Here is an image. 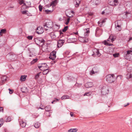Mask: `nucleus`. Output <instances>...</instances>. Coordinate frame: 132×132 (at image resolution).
Instances as JSON below:
<instances>
[{"label":"nucleus","mask_w":132,"mask_h":132,"mask_svg":"<svg viewBox=\"0 0 132 132\" xmlns=\"http://www.w3.org/2000/svg\"><path fill=\"white\" fill-rule=\"evenodd\" d=\"M113 74L108 75L106 76V81L108 82L111 83L114 82L115 78Z\"/></svg>","instance_id":"nucleus-1"},{"label":"nucleus","mask_w":132,"mask_h":132,"mask_svg":"<svg viewBox=\"0 0 132 132\" xmlns=\"http://www.w3.org/2000/svg\"><path fill=\"white\" fill-rule=\"evenodd\" d=\"M109 91V88L107 86H103L101 89V93L104 95L108 94Z\"/></svg>","instance_id":"nucleus-2"},{"label":"nucleus","mask_w":132,"mask_h":132,"mask_svg":"<svg viewBox=\"0 0 132 132\" xmlns=\"http://www.w3.org/2000/svg\"><path fill=\"white\" fill-rule=\"evenodd\" d=\"M43 26L44 28H51L53 27L52 23L50 21L48 20L47 22L44 23Z\"/></svg>","instance_id":"nucleus-3"},{"label":"nucleus","mask_w":132,"mask_h":132,"mask_svg":"<svg viewBox=\"0 0 132 132\" xmlns=\"http://www.w3.org/2000/svg\"><path fill=\"white\" fill-rule=\"evenodd\" d=\"M37 65L38 68L41 70H44V69L47 68L48 66L46 63H39Z\"/></svg>","instance_id":"nucleus-4"},{"label":"nucleus","mask_w":132,"mask_h":132,"mask_svg":"<svg viewBox=\"0 0 132 132\" xmlns=\"http://www.w3.org/2000/svg\"><path fill=\"white\" fill-rule=\"evenodd\" d=\"M102 31L99 28L97 27L95 30V36L97 37L100 36L102 33Z\"/></svg>","instance_id":"nucleus-5"},{"label":"nucleus","mask_w":132,"mask_h":132,"mask_svg":"<svg viewBox=\"0 0 132 132\" xmlns=\"http://www.w3.org/2000/svg\"><path fill=\"white\" fill-rule=\"evenodd\" d=\"M34 41L36 43L37 45H38V44H40V43H44L45 42V40L41 38H35Z\"/></svg>","instance_id":"nucleus-6"},{"label":"nucleus","mask_w":132,"mask_h":132,"mask_svg":"<svg viewBox=\"0 0 132 132\" xmlns=\"http://www.w3.org/2000/svg\"><path fill=\"white\" fill-rule=\"evenodd\" d=\"M44 31L43 28L40 27H37L36 30V33L39 35L42 34Z\"/></svg>","instance_id":"nucleus-7"},{"label":"nucleus","mask_w":132,"mask_h":132,"mask_svg":"<svg viewBox=\"0 0 132 132\" xmlns=\"http://www.w3.org/2000/svg\"><path fill=\"white\" fill-rule=\"evenodd\" d=\"M79 40L81 42L86 43L88 41V38L84 37H80L79 38Z\"/></svg>","instance_id":"nucleus-8"},{"label":"nucleus","mask_w":132,"mask_h":132,"mask_svg":"<svg viewBox=\"0 0 132 132\" xmlns=\"http://www.w3.org/2000/svg\"><path fill=\"white\" fill-rule=\"evenodd\" d=\"M90 2L93 5H96L100 4L101 1L98 0H91Z\"/></svg>","instance_id":"nucleus-9"},{"label":"nucleus","mask_w":132,"mask_h":132,"mask_svg":"<svg viewBox=\"0 0 132 132\" xmlns=\"http://www.w3.org/2000/svg\"><path fill=\"white\" fill-rule=\"evenodd\" d=\"M64 43V40H59L57 42V47L59 48L61 47L63 45Z\"/></svg>","instance_id":"nucleus-10"},{"label":"nucleus","mask_w":132,"mask_h":132,"mask_svg":"<svg viewBox=\"0 0 132 132\" xmlns=\"http://www.w3.org/2000/svg\"><path fill=\"white\" fill-rule=\"evenodd\" d=\"M93 86V83L92 82H87L85 84V86L86 88L92 87Z\"/></svg>","instance_id":"nucleus-11"},{"label":"nucleus","mask_w":132,"mask_h":132,"mask_svg":"<svg viewBox=\"0 0 132 132\" xmlns=\"http://www.w3.org/2000/svg\"><path fill=\"white\" fill-rule=\"evenodd\" d=\"M124 57L125 59L128 60H131L132 59V56L131 55L128 54L127 55V53H124Z\"/></svg>","instance_id":"nucleus-12"},{"label":"nucleus","mask_w":132,"mask_h":132,"mask_svg":"<svg viewBox=\"0 0 132 132\" xmlns=\"http://www.w3.org/2000/svg\"><path fill=\"white\" fill-rule=\"evenodd\" d=\"M7 77L5 76H2L1 78V85H2L4 84L7 80Z\"/></svg>","instance_id":"nucleus-13"},{"label":"nucleus","mask_w":132,"mask_h":132,"mask_svg":"<svg viewBox=\"0 0 132 132\" xmlns=\"http://www.w3.org/2000/svg\"><path fill=\"white\" fill-rule=\"evenodd\" d=\"M94 54L95 55H99L100 56L101 54L100 53L99 50L98 49L95 48L93 49V51Z\"/></svg>","instance_id":"nucleus-14"},{"label":"nucleus","mask_w":132,"mask_h":132,"mask_svg":"<svg viewBox=\"0 0 132 132\" xmlns=\"http://www.w3.org/2000/svg\"><path fill=\"white\" fill-rule=\"evenodd\" d=\"M92 70L95 72V73H98L99 71L98 68L96 67H94L93 68Z\"/></svg>","instance_id":"nucleus-15"},{"label":"nucleus","mask_w":132,"mask_h":132,"mask_svg":"<svg viewBox=\"0 0 132 132\" xmlns=\"http://www.w3.org/2000/svg\"><path fill=\"white\" fill-rule=\"evenodd\" d=\"M21 11L22 14H25V5H23L21 8Z\"/></svg>","instance_id":"nucleus-16"},{"label":"nucleus","mask_w":132,"mask_h":132,"mask_svg":"<svg viewBox=\"0 0 132 132\" xmlns=\"http://www.w3.org/2000/svg\"><path fill=\"white\" fill-rule=\"evenodd\" d=\"M78 131L77 128H71L68 130V132H76Z\"/></svg>","instance_id":"nucleus-17"},{"label":"nucleus","mask_w":132,"mask_h":132,"mask_svg":"<svg viewBox=\"0 0 132 132\" xmlns=\"http://www.w3.org/2000/svg\"><path fill=\"white\" fill-rule=\"evenodd\" d=\"M43 70V73L44 75H47L49 72L48 69H44V70Z\"/></svg>","instance_id":"nucleus-18"},{"label":"nucleus","mask_w":132,"mask_h":132,"mask_svg":"<svg viewBox=\"0 0 132 132\" xmlns=\"http://www.w3.org/2000/svg\"><path fill=\"white\" fill-rule=\"evenodd\" d=\"M56 51H54L52 52L50 54V55L53 56L55 57H56Z\"/></svg>","instance_id":"nucleus-19"},{"label":"nucleus","mask_w":132,"mask_h":132,"mask_svg":"<svg viewBox=\"0 0 132 132\" xmlns=\"http://www.w3.org/2000/svg\"><path fill=\"white\" fill-rule=\"evenodd\" d=\"M28 51V53L29 54V56H32L33 55H34V54H33V52H31L30 51L31 50L30 48H27Z\"/></svg>","instance_id":"nucleus-20"},{"label":"nucleus","mask_w":132,"mask_h":132,"mask_svg":"<svg viewBox=\"0 0 132 132\" xmlns=\"http://www.w3.org/2000/svg\"><path fill=\"white\" fill-rule=\"evenodd\" d=\"M38 60V59L37 58L33 59L32 61L30 62V64L32 65L34 64V63L37 62Z\"/></svg>","instance_id":"nucleus-21"},{"label":"nucleus","mask_w":132,"mask_h":132,"mask_svg":"<svg viewBox=\"0 0 132 132\" xmlns=\"http://www.w3.org/2000/svg\"><path fill=\"white\" fill-rule=\"evenodd\" d=\"M40 124L38 122H37L34 125L35 127L36 128H38L40 126Z\"/></svg>","instance_id":"nucleus-22"},{"label":"nucleus","mask_w":132,"mask_h":132,"mask_svg":"<svg viewBox=\"0 0 132 132\" xmlns=\"http://www.w3.org/2000/svg\"><path fill=\"white\" fill-rule=\"evenodd\" d=\"M69 96L68 95H64L61 97L62 100L65 99L69 98Z\"/></svg>","instance_id":"nucleus-23"},{"label":"nucleus","mask_w":132,"mask_h":132,"mask_svg":"<svg viewBox=\"0 0 132 132\" xmlns=\"http://www.w3.org/2000/svg\"><path fill=\"white\" fill-rule=\"evenodd\" d=\"M19 123L20 126L23 128L25 127V124L24 122L21 121H19Z\"/></svg>","instance_id":"nucleus-24"},{"label":"nucleus","mask_w":132,"mask_h":132,"mask_svg":"<svg viewBox=\"0 0 132 132\" xmlns=\"http://www.w3.org/2000/svg\"><path fill=\"white\" fill-rule=\"evenodd\" d=\"M6 30L5 29H2L1 30L0 34L1 35H2V34H5L6 32Z\"/></svg>","instance_id":"nucleus-25"},{"label":"nucleus","mask_w":132,"mask_h":132,"mask_svg":"<svg viewBox=\"0 0 132 132\" xmlns=\"http://www.w3.org/2000/svg\"><path fill=\"white\" fill-rule=\"evenodd\" d=\"M53 11V9L52 10H49L48 9L45 10V11L46 14H49L51 13Z\"/></svg>","instance_id":"nucleus-26"},{"label":"nucleus","mask_w":132,"mask_h":132,"mask_svg":"<svg viewBox=\"0 0 132 132\" xmlns=\"http://www.w3.org/2000/svg\"><path fill=\"white\" fill-rule=\"evenodd\" d=\"M51 106H47L45 107V110L47 111H49L51 109Z\"/></svg>","instance_id":"nucleus-27"},{"label":"nucleus","mask_w":132,"mask_h":132,"mask_svg":"<svg viewBox=\"0 0 132 132\" xmlns=\"http://www.w3.org/2000/svg\"><path fill=\"white\" fill-rule=\"evenodd\" d=\"M125 53H127V55L128 54L130 55H131L132 56V51L131 50H128L127 51V52H125Z\"/></svg>","instance_id":"nucleus-28"},{"label":"nucleus","mask_w":132,"mask_h":132,"mask_svg":"<svg viewBox=\"0 0 132 132\" xmlns=\"http://www.w3.org/2000/svg\"><path fill=\"white\" fill-rule=\"evenodd\" d=\"M20 80L21 81H25V75L23 76H21Z\"/></svg>","instance_id":"nucleus-29"},{"label":"nucleus","mask_w":132,"mask_h":132,"mask_svg":"<svg viewBox=\"0 0 132 132\" xmlns=\"http://www.w3.org/2000/svg\"><path fill=\"white\" fill-rule=\"evenodd\" d=\"M4 122V121L3 119H0V127L3 125Z\"/></svg>","instance_id":"nucleus-30"},{"label":"nucleus","mask_w":132,"mask_h":132,"mask_svg":"<svg viewBox=\"0 0 132 132\" xmlns=\"http://www.w3.org/2000/svg\"><path fill=\"white\" fill-rule=\"evenodd\" d=\"M19 3L20 5H22L23 4V5H25L24 0H20Z\"/></svg>","instance_id":"nucleus-31"},{"label":"nucleus","mask_w":132,"mask_h":132,"mask_svg":"<svg viewBox=\"0 0 132 132\" xmlns=\"http://www.w3.org/2000/svg\"><path fill=\"white\" fill-rule=\"evenodd\" d=\"M41 73L39 72L35 76V79L37 80L38 78L39 77V76L40 75V74Z\"/></svg>","instance_id":"nucleus-32"},{"label":"nucleus","mask_w":132,"mask_h":132,"mask_svg":"<svg viewBox=\"0 0 132 132\" xmlns=\"http://www.w3.org/2000/svg\"><path fill=\"white\" fill-rule=\"evenodd\" d=\"M113 3H114V6H116L119 3V2L117 0H114L113 1Z\"/></svg>","instance_id":"nucleus-33"},{"label":"nucleus","mask_w":132,"mask_h":132,"mask_svg":"<svg viewBox=\"0 0 132 132\" xmlns=\"http://www.w3.org/2000/svg\"><path fill=\"white\" fill-rule=\"evenodd\" d=\"M68 28V26H66L62 30V32H65L67 30Z\"/></svg>","instance_id":"nucleus-34"},{"label":"nucleus","mask_w":132,"mask_h":132,"mask_svg":"<svg viewBox=\"0 0 132 132\" xmlns=\"http://www.w3.org/2000/svg\"><path fill=\"white\" fill-rule=\"evenodd\" d=\"M115 26L116 28L117 27L119 28V29H118L119 31H120L121 30V26H120V25L118 24V23H117V24H115Z\"/></svg>","instance_id":"nucleus-35"},{"label":"nucleus","mask_w":132,"mask_h":132,"mask_svg":"<svg viewBox=\"0 0 132 132\" xmlns=\"http://www.w3.org/2000/svg\"><path fill=\"white\" fill-rule=\"evenodd\" d=\"M109 5L111 6H114V3H113V1L112 0V1H110L109 2Z\"/></svg>","instance_id":"nucleus-36"},{"label":"nucleus","mask_w":132,"mask_h":132,"mask_svg":"<svg viewBox=\"0 0 132 132\" xmlns=\"http://www.w3.org/2000/svg\"><path fill=\"white\" fill-rule=\"evenodd\" d=\"M27 39L29 40H31L33 38V36L32 35L26 37Z\"/></svg>","instance_id":"nucleus-37"},{"label":"nucleus","mask_w":132,"mask_h":132,"mask_svg":"<svg viewBox=\"0 0 132 132\" xmlns=\"http://www.w3.org/2000/svg\"><path fill=\"white\" fill-rule=\"evenodd\" d=\"M119 53H116L113 54V56L114 57H117L119 56Z\"/></svg>","instance_id":"nucleus-38"},{"label":"nucleus","mask_w":132,"mask_h":132,"mask_svg":"<svg viewBox=\"0 0 132 132\" xmlns=\"http://www.w3.org/2000/svg\"><path fill=\"white\" fill-rule=\"evenodd\" d=\"M91 95V94L89 92H87L85 93V94L84 95V96H90Z\"/></svg>","instance_id":"nucleus-39"},{"label":"nucleus","mask_w":132,"mask_h":132,"mask_svg":"<svg viewBox=\"0 0 132 132\" xmlns=\"http://www.w3.org/2000/svg\"><path fill=\"white\" fill-rule=\"evenodd\" d=\"M21 90L23 93H25V87H23L21 88Z\"/></svg>","instance_id":"nucleus-40"},{"label":"nucleus","mask_w":132,"mask_h":132,"mask_svg":"<svg viewBox=\"0 0 132 132\" xmlns=\"http://www.w3.org/2000/svg\"><path fill=\"white\" fill-rule=\"evenodd\" d=\"M95 73V72L92 69L90 71V74L91 75L94 74Z\"/></svg>","instance_id":"nucleus-41"},{"label":"nucleus","mask_w":132,"mask_h":132,"mask_svg":"<svg viewBox=\"0 0 132 132\" xmlns=\"http://www.w3.org/2000/svg\"><path fill=\"white\" fill-rule=\"evenodd\" d=\"M49 58H50V59H51L52 60H55L56 58L55 57H53V56H52L50 55L49 57Z\"/></svg>","instance_id":"nucleus-42"},{"label":"nucleus","mask_w":132,"mask_h":132,"mask_svg":"<svg viewBox=\"0 0 132 132\" xmlns=\"http://www.w3.org/2000/svg\"><path fill=\"white\" fill-rule=\"evenodd\" d=\"M70 20V18H69L67 19L66 22L65 23V24L66 25H68L69 22Z\"/></svg>","instance_id":"nucleus-43"},{"label":"nucleus","mask_w":132,"mask_h":132,"mask_svg":"<svg viewBox=\"0 0 132 132\" xmlns=\"http://www.w3.org/2000/svg\"><path fill=\"white\" fill-rule=\"evenodd\" d=\"M42 6L40 5H39V11H42Z\"/></svg>","instance_id":"nucleus-44"},{"label":"nucleus","mask_w":132,"mask_h":132,"mask_svg":"<svg viewBox=\"0 0 132 132\" xmlns=\"http://www.w3.org/2000/svg\"><path fill=\"white\" fill-rule=\"evenodd\" d=\"M11 120V118L10 117H7V118L6 119V122H9V121H10Z\"/></svg>","instance_id":"nucleus-45"},{"label":"nucleus","mask_w":132,"mask_h":132,"mask_svg":"<svg viewBox=\"0 0 132 132\" xmlns=\"http://www.w3.org/2000/svg\"><path fill=\"white\" fill-rule=\"evenodd\" d=\"M25 15H27L28 16H30V14L27 11L25 10Z\"/></svg>","instance_id":"nucleus-46"},{"label":"nucleus","mask_w":132,"mask_h":132,"mask_svg":"<svg viewBox=\"0 0 132 132\" xmlns=\"http://www.w3.org/2000/svg\"><path fill=\"white\" fill-rule=\"evenodd\" d=\"M51 36L52 38H54L56 37V36L54 34H51Z\"/></svg>","instance_id":"nucleus-47"},{"label":"nucleus","mask_w":132,"mask_h":132,"mask_svg":"<svg viewBox=\"0 0 132 132\" xmlns=\"http://www.w3.org/2000/svg\"><path fill=\"white\" fill-rule=\"evenodd\" d=\"M9 93L10 94H12L13 92V90H11L9 88Z\"/></svg>","instance_id":"nucleus-48"},{"label":"nucleus","mask_w":132,"mask_h":132,"mask_svg":"<svg viewBox=\"0 0 132 132\" xmlns=\"http://www.w3.org/2000/svg\"><path fill=\"white\" fill-rule=\"evenodd\" d=\"M56 1L55 0L54 1H52L51 4V6L54 5V4L55 2H56Z\"/></svg>","instance_id":"nucleus-49"},{"label":"nucleus","mask_w":132,"mask_h":132,"mask_svg":"<svg viewBox=\"0 0 132 132\" xmlns=\"http://www.w3.org/2000/svg\"><path fill=\"white\" fill-rule=\"evenodd\" d=\"M80 3H76V4H75V6L76 7H78L79 6V4Z\"/></svg>","instance_id":"nucleus-50"},{"label":"nucleus","mask_w":132,"mask_h":132,"mask_svg":"<svg viewBox=\"0 0 132 132\" xmlns=\"http://www.w3.org/2000/svg\"><path fill=\"white\" fill-rule=\"evenodd\" d=\"M108 43L105 40L103 42L104 44L105 45H108Z\"/></svg>","instance_id":"nucleus-51"},{"label":"nucleus","mask_w":132,"mask_h":132,"mask_svg":"<svg viewBox=\"0 0 132 132\" xmlns=\"http://www.w3.org/2000/svg\"><path fill=\"white\" fill-rule=\"evenodd\" d=\"M45 107L44 106H42L41 107H39V109L42 110L45 109Z\"/></svg>","instance_id":"nucleus-52"},{"label":"nucleus","mask_w":132,"mask_h":132,"mask_svg":"<svg viewBox=\"0 0 132 132\" xmlns=\"http://www.w3.org/2000/svg\"><path fill=\"white\" fill-rule=\"evenodd\" d=\"M84 36H85V37H86V38H88L87 37L88 36V34L87 33H85V34H84Z\"/></svg>","instance_id":"nucleus-53"},{"label":"nucleus","mask_w":132,"mask_h":132,"mask_svg":"<svg viewBox=\"0 0 132 132\" xmlns=\"http://www.w3.org/2000/svg\"><path fill=\"white\" fill-rule=\"evenodd\" d=\"M111 41L112 42V43L114 40V38L113 37H111Z\"/></svg>","instance_id":"nucleus-54"},{"label":"nucleus","mask_w":132,"mask_h":132,"mask_svg":"<svg viewBox=\"0 0 132 132\" xmlns=\"http://www.w3.org/2000/svg\"><path fill=\"white\" fill-rule=\"evenodd\" d=\"M3 108L2 107H0V112H3Z\"/></svg>","instance_id":"nucleus-55"},{"label":"nucleus","mask_w":132,"mask_h":132,"mask_svg":"<svg viewBox=\"0 0 132 132\" xmlns=\"http://www.w3.org/2000/svg\"><path fill=\"white\" fill-rule=\"evenodd\" d=\"M81 0H76V3H80L81 2Z\"/></svg>","instance_id":"nucleus-56"},{"label":"nucleus","mask_w":132,"mask_h":132,"mask_svg":"<svg viewBox=\"0 0 132 132\" xmlns=\"http://www.w3.org/2000/svg\"><path fill=\"white\" fill-rule=\"evenodd\" d=\"M111 37L110 36L109 37V38H108V39L107 40V41H110V40H111Z\"/></svg>","instance_id":"nucleus-57"},{"label":"nucleus","mask_w":132,"mask_h":132,"mask_svg":"<svg viewBox=\"0 0 132 132\" xmlns=\"http://www.w3.org/2000/svg\"><path fill=\"white\" fill-rule=\"evenodd\" d=\"M132 40V37H130L129 38L128 40V42H129L130 40Z\"/></svg>","instance_id":"nucleus-58"},{"label":"nucleus","mask_w":132,"mask_h":132,"mask_svg":"<svg viewBox=\"0 0 132 132\" xmlns=\"http://www.w3.org/2000/svg\"><path fill=\"white\" fill-rule=\"evenodd\" d=\"M70 115H71V117H72L73 116V113L72 112H70Z\"/></svg>","instance_id":"nucleus-59"},{"label":"nucleus","mask_w":132,"mask_h":132,"mask_svg":"<svg viewBox=\"0 0 132 132\" xmlns=\"http://www.w3.org/2000/svg\"><path fill=\"white\" fill-rule=\"evenodd\" d=\"M113 45L112 44H109L108 43V46H112Z\"/></svg>","instance_id":"nucleus-60"},{"label":"nucleus","mask_w":132,"mask_h":132,"mask_svg":"<svg viewBox=\"0 0 132 132\" xmlns=\"http://www.w3.org/2000/svg\"><path fill=\"white\" fill-rule=\"evenodd\" d=\"M130 14V13L129 12H125V14L127 15Z\"/></svg>","instance_id":"nucleus-61"},{"label":"nucleus","mask_w":132,"mask_h":132,"mask_svg":"<svg viewBox=\"0 0 132 132\" xmlns=\"http://www.w3.org/2000/svg\"><path fill=\"white\" fill-rule=\"evenodd\" d=\"M90 31L89 30H87L86 31V33H87L88 34L89 33Z\"/></svg>","instance_id":"nucleus-62"},{"label":"nucleus","mask_w":132,"mask_h":132,"mask_svg":"<svg viewBox=\"0 0 132 132\" xmlns=\"http://www.w3.org/2000/svg\"><path fill=\"white\" fill-rule=\"evenodd\" d=\"M59 31H60V35H61V34H63L62 32L60 30Z\"/></svg>","instance_id":"nucleus-63"},{"label":"nucleus","mask_w":132,"mask_h":132,"mask_svg":"<svg viewBox=\"0 0 132 132\" xmlns=\"http://www.w3.org/2000/svg\"><path fill=\"white\" fill-rule=\"evenodd\" d=\"M105 13L104 11H103L102 12V14H103Z\"/></svg>","instance_id":"nucleus-64"}]
</instances>
